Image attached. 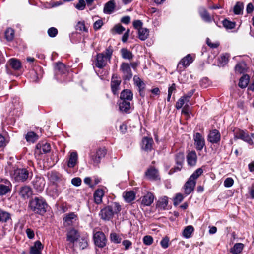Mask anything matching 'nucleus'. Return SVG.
Here are the masks:
<instances>
[{
  "mask_svg": "<svg viewBox=\"0 0 254 254\" xmlns=\"http://www.w3.org/2000/svg\"><path fill=\"white\" fill-rule=\"evenodd\" d=\"M47 204L42 197H36L29 203V207L34 213L42 215L46 211Z\"/></svg>",
  "mask_w": 254,
  "mask_h": 254,
  "instance_id": "f257e3e1",
  "label": "nucleus"
},
{
  "mask_svg": "<svg viewBox=\"0 0 254 254\" xmlns=\"http://www.w3.org/2000/svg\"><path fill=\"white\" fill-rule=\"evenodd\" d=\"M11 176L15 181L24 182L29 178V172L25 168H17L11 172Z\"/></svg>",
  "mask_w": 254,
  "mask_h": 254,
  "instance_id": "f03ea898",
  "label": "nucleus"
},
{
  "mask_svg": "<svg viewBox=\"0 0 254 254\" xmlns=\"http://www.w3.org/2000/svg\"><path fill=\"white\" fill-rule=\"evenodd\" d=\"M252 138V136H250L247 131L238 129L234 132L235 139H241L250 145L253 144Z\"/></svg>",
  "mask_w": 254,
  "mask_h": 254,
  "instance_id": "7ed1b4c3",
  "label": "nucleus"
},
{
  "mask_svg": "<svg viewBox=\"0 0 254 254\" xmlns=\"http://www.w3.org/2000/svg\"><path fill=\"white\" fill-rule=\"evenodd\" d=\"M120 70L123 74V79L129 80L132 77L130 65L128 63L123 62L121 64Z\"/></svg>",
  "mask_w": 254,
  "mask_h": 254,
  "instance_id": "20e7f679",
  "label": "nucleus"
},
{
  "mask_svg": "<svg viewBox=\"0 0 254 254\" xmlns=\"http://www.w3.org/2000/svg\"><path fill=\"white\" fill-rule=\"evenodd\" d=\"M193 61V57L190 54H188L181 59L178 64L177 69L179 71L183 70Z\"/></svg>",
  "mask_w": 254,
  "mask_h": 254,
  "instance_id": "39448f33",
  "label": "nucleus"
},
{
  "mask_svg": "<svg viewBox=\"0 0 254 254\" xmlns=\"http://www.w3.org/2000/svg\"><path fill=\"white\" fill-rule=\"evenodd\" d=\"M12 189V184L7 179H0V195H4L10 192Z\"/></svg>",
  "mask_w": 254,
  "mask_h": 254,
  "instance_id": "423d86ee",
  "label": "nucleus"
},
{
  "mask_svg": "<svg viewBox=\"0 0 254 254\" xmlns=\"http://www.w3.org/2000/svg\"><path fill=\"white\" fill-rule=\"evenodd\" d=\"M94 241L95 244L100 248L105 246L106 244V238L104 234L100 231L96 232L94 234Z\"/></svg>",
  "mask_w": 254,
  "mask_h": 254,
  "instance_id": "0eeeda50",
  "label": "nucleus"
},
{
  "mask_svg": "<svg viewBox=\"0 0 254 254\" xmlns=\"http://www.w3.org/2000/svg\"><path fill=\"white\" fill-rule=\"evenodd\" d=\"M45 180L44 178L36 176L32 181V184L33 188L38 192H41L45 185Z\"/></svg>",
  "mask_w": 254,
  "mask_h": 254,
  "instance_id": "6e6552de",
  "label": "nucleus"
},
{
  "mask_svg": "<svg viewBox=\"0 0 254 254\" xmlns=\"http://www.w3.org/2000/svg\"><path fill=\"white\" fill-rule=\"evenodd\" d=\"M184 160V155L183 153L179 152L175 156V162L176 166L170 170L172 173L179 171L181 170Z\"/></svg>",
  "mask_w": 254,
  "mask_h": 254,
  "instance_id": "1a4fd4ad",
  "label": "nucleus"
},
{
  "mask_svg": "<svg viewBox=\"0 0 254 254\" xmlns=\"http://www.w3.org/2000/svg\"><path fill=\"white\" fill-rule=\"evenodd\" d=\"M99 215L102 219L109 221L114 216L113 210L110 206H108L101 210Z\"/></svg>",
  "mask_w": 254,
  "mask_h": 254,
  "instance_id": "9d476101",
  "label": "nucleus"
},
{
  "mask_svg": "<svg viewBox=\"0 0 254 254\" xmlns=\"http://www.w3.org/2000/svg\"><path fill=\"white\" fill-rule=\"evenodd\" d=\"M106 154V151L105 149L99 148L95 153L91 155V158L94 164H98L100 162L101 159L104 157Z\"/></svg>",
  "mask_w": 254,
  "mask_h": 254,
  "instance_id": "9b49d317",
  "label": "nucleus"
},
{
  "mask_svg": "<svg viewBox=\"0 0 254 254\" xmlns=\"http://www.w3.org/2000/svg\"><path fill=\"white\" fill-rule=\"evenodd\" d=\"M194 145L197 150L201 151L205 146L204 137L199 133H196L194 135Z\"/></svg>",
  "mask_w": 254,
  "mask_h": 254,
  "instance_id": "f8f14e48",
  "label": "nucleus"
},
{
  "mask_svg": "<svg viewBox=\"0 0 254 254\" xmlns=\"http://www.w3.org/2000/svg\"><path fill=\"white\" fill-rule=\"evenodd\" d=\"M121 83V79L118 77V76L114 74L112 75L111 81V87L112 91L114 94H117L120 89V85Z\"/></svg>",
  "mask_w": 254,
  "mask_h": 254,
  "instance_id": "ddd939ff",
  "label": "nucleus"
},
{
  "mask_svg": "<svg viewBox=\"0 0 254 254\" xmlns=\"http://www.w3.org/2000/svg\"><path fill=\"white\" fill-rule=\"evenodd\" d=\"M80 237V234L75 229H71L67 231L66 234L67 241L71 243L76 242Z\"/></svg>",
  "mask_w": 254,
  "mask_h": 254,
  "instance_id": "4468645a",
  "label": "nucleus"
},
{
  "mask_svg": "<svg viewBox=\"0 0 254 254\" xmlns=\"http://www.w3.org/2000/svg\"><path fill=\"white\" fill-rule=\"evenodd\" d=\"M220 138L221 135L219 131L214 129L209 132L207 140L209 142L214 144L218 143L220 140Z\"/></svg>",
  "mask_w": 254,
  "mask_h": 254,
  "instance_id": "2eb2a0df",
  "label": "nucleus"
},
{
  "mask_svg": "<svg viewBox=\"0 0 254 254\" xmlns=\"http://www.w3.org/2000/svg\"><path fill=\"white\" fill-rule=\"evenodd\" d=\"M107 58L103 53L98 54L96 56L95 65L99 68H102L107 64Z\"/></svg>",
  "mask_w": 254,
  "mask_h": 254,
  "instance_id": "dca6fc26",
  "label": "nucleus"
},
{
  "mask_svg": "<svg viewBox=\"0 0 254 254\" xmlns=\"http://www.w3.org/2000/svg\"><path fill=\"white\" fill-rule=\"evenodd\" d=\"M196 185V181H193L190 178H189L188 180L184 185V191L186 194H190L193 190Z\"/></svg>",
  "mask_w": 254,
  "mask_h": 254,
  "instance_id": "f3484780",
  "label": "nucleus"
},
{
  "mask_svg": "<svg viewBox=\"0 0 254 254\" xmlns=\"http://www.w3.org/2000/svg\"><path fill=\"white\" fill-rule=\"evenodd\" d=\"M51 150V146L49 143H38L36 145V149L35 153H39L40 154L47 153Z\"/></svg>",
  "mask_w": 254,
  "mask_h": 254,
  "instance_id": "a211bd4d",
  "label": "nucleus"
},
{
  "mask_svg": "<svg viewBox=\"0 0 254 254\" xmlns=\"http://www.w3.org/2000/svg\"><path fill=\"white\" fill-rule=\"evenodd\" d=\"M77 220V216L73 212L66 214L63 220L66 225L70 226L73 224Z\"/></svg>",
  "mask_w": 254,
  "mask_h": 254,
  "instance_id": "6ab92c4d",
  "label": "nucleus"
},
{
  "mask_svg": "<svg viewBox=\"0 0 254 254\" xmlns=\"http://www.w3.org/2000/svg\"><path fill=\"white\" fill-rule=\"evenodd\" d=\"M153 140L152 138L144 137L142 141V148L145 151H150L152 148Z\"/></svg>",
  "mask_w": 254,
  "mask_h": 254,
  "instance_id": "aec40b11",
  "label": "nucleus"
},
{
  "mask_svg": "<svg viewBox=\"0 0 254 254\" xmlns=\"http://www.w3.org/2000/svg\"><path fill=\"white\" fill-rule=\"evenodd\" d=\"M197 160L196 153L195 151L189 152L187 156V161L188 164L191 166H194L196 165Z\"/></svg>",
  "mask_w": 254,
  "mask_h": 254,
  "instance_id": "412c9836",
  "label": "nucleus"
},
{
  "mask_svg": "<svg viewBox=\"0 0 254 254\" xmlns=\"http://www.w3.org/2000/svg\"><path fill=\"white\" fill-rule=\"evenodd\" d=\"M146 177L152 180H155L159 179V174L157 170L153 167L148 169L145 173Z\"/></svg>",
  "mask_w": 254,
  "mask_h": 254,
  "instance_id": "4be33fe9",
  "label": "nucleus"
},
{
  "mask_svg": "<svg viewBox=\"0 0 254 254\" xmlns=\"http://www.w3.org/2000/svg\"><path fill=\"white\" fill-rule=\"evenodd\" d=\"M130 100H120L119 103V109L122 112L127 113L130 109Z\"/></svg>",
  "mask_w": 254,
  "mask_h": 254,
  "instance_id": "5701e85b",
  "label": "nucleus"
},
{
  "mask_svg": "<svg viewBox=\"0 0 254 254\" xmlns=\"http://www.w3.org/2000/svg\"><path fill=\"white\" fill-rule=\"evenodd\" d=\"M43 246L39 241L35 242L34 245L30 248V254H41Z\"/></svg>",
  "mask_w": 254,
  "mask_h": 254,
  "instance_id": "b1692460",
  "label": "nucleus"
},
{
  "mask_svg": "<svg viewBox=\"0 0 254 254\" xmlns=\"http://www.w3.org/2000/svg\"><path fill=\"white\" fill-rule=\"evenodd\" d=\"M115 8V1L114 0H111L105 4L103 11L105 14H110L114 11Z\"/></svg>",
  "mask_w": 254,
  "mask_h": 254,
  "instance_id": "393cba45",
  "label": "nucleus"
},
{
  "mask_svg": "<svg viewBox=\"0 0 254 254\" xmlns=\"http://www.w3.org/2000/svg\"><path fill=\"white\" fill-rule=\"evenodd\" d=\"M104 195V192L102 189H97L94 193V202L97 204L102 202V198Z\"/></svg>",
  "mask_w": 254,
  "mask_h": 254,
  "instance_id": "a878e982",
  "label": "nucleus"
},
{
  "mask_svg": "<svg viewBox=\"0 0 254 254\" xmlns=\"http://www.w3.org/2000/svg\"><path fill=\"white\" fill-rule=\"evenodd\" d=\"M32 193L30 187L24 186L22 187L20 190L19 194L23 198L29 197Z\"/></svg>",
  "mask_w": 254,
  "mask_h": 254,
  "instance_id": "bb28decb",
  "label": "nucleus"
},
{
  "mask_svg": "<svg viewBox=\"0 0 254 254\" xmlns=\"http://www.w3.org/2000/svg\"><path fill=\"white\" fill-rule=\"evenodd\" d=\"M11 220V214L8 211L0 209V222H8Z\"/></svg>",
  "mask_w": 254,
  "mask_h": 254,
  "instance_id": "cd10ccee",
  "label": "nucleus"
},
{
  "mask_svg": "<svg viewBox=\"0 0 254 254\" xmlns=\"http://www.w3.org/2000/svg\"><path fill=\"white\" fill-rule=\"evenodd\" d=\"M78 155L76 152H72L70 153L67 165L70 168L74 167L77 161Z\"/></svg>",
  "mask_w": 254,
  "mask_h": 254,
  "instance_id": "c85d7f7f",
  "label": "nucleus"
},
{
  "mask_svg": "<svg viewBox=\"0 0 254 254\" xmlns=\"http://www.w3.org/2000/svg\"><path fill=\"white\" fill-rule=\"evenodd\" d=\"M154 200V196L151 193H147L142 199V203L146 206L150 205Z\"/></svg>",
  "mask_w": 254,
  "mask_h": 254,
  "instance_id": "c756f323",
  "label": "nucleus"
},
{
  "mask_svg": "<svg viewBox=\"0 0 254 254\" xmlns=\"http://www.w3.org/2000/svg\"><path fill=\"white\" fill-rule=\"evenodd\" d=\"M133 94L130 90H124L121 93L120 100H131Z\"/></svg>",
  "mask_w": 254,
  "mask_h": 254,
  "instance_id": "7c9ffc66",
  "label": "nucleus"
},
{
  "mask_svg": "<svg viewBox=\"0 0 254 254\" xmlns=\"http://www.w3.org/2000/svg\"><path fill=\"white\" fill-rule=\"evenodd\" d=\"M48 194L53 198H56L59 194V192L56 187L54 185L48 187L47 190Z\"/></svg>",
  "mask_w": 254,
  "mask_h": 254,
  "instance_id": "2f4dec72",
  "label": "nucleus"
},
{
  "mask_svg": "<svg viewBox=\"0 0 254 254\" xmlns=\"http://www.w3.org/2000/svg\"><path fill=\"white\" fill-rule=\"evenodd\" d=\"M244 246L242 243H236L230 251L233 254H239L242 251Z\"/></svg>",
  "mask_w": 254,
  "mask_h": 254,
  "instance_id": "473e14b6",
  "label": "nucleus"
},
{
  "mask_svg": "<svg viewBox=\"0 0 254 254\" xmlns=\"http://www.w3.org/2000/svg\"><path fill=\"white\" fill-rule=\"evenodd\" d=\"M9 63L11 67L14 70H19L21 67L20 61L15 58L10 59Z\"/></svg>",
  "mask_w": 254,
  "mask_h": 254,
  "instance_id": "72a5a7b5",
  "label": "nucleus"
},
{
  "mask_svg": "<svg viewBox=\"0 0 254 254\" xmlns=\"http://www.w3.org/2000/svg\"><path fill=\"white\" fill-rule=\"evenodd\" d=\"M138 37L142 41L146 39L149 35V30L147 28H141L138 30Z\"/></svg>",
  "mask_w": 254,
  "mask_h": 254,
  "instance_id": "f704fd0d",
  "label": "nucleus"
},
{
  "mask_svg": "<svg viewBox=\"0 0 254 254\" xmlns=\"http://www.w3.org/2000/svg\"><path fill=\"white\" fill-rule=\"evenodd\" d=\"M135 194L133 191L125 192L123 194V197L127 202H130L135 199Z\"/></svg>",
  "mask_w": 254,
  "mask_h": 254,
  "instance_id": "c9c22d12",
  "label": "nucleus"
},
{
  "mask_svg": "<svg viewBox=\"0 0 254 254\" xmlns=\"http://www.w3.org/2000/svg\"><path fill=\"white\" fill-rule=\"evenodd\" d=\"M133 81L134 82L135 84L138 87L140 95L141 96H143L141 93V90L144 87V82L137 75H135L134 76Z\"/></svg>",
  "mask_w": 254,
  "mask_h": 254,
  "instance_id": "e433bc0d",
  "label": "nucleus"
},
{
  "mask_svg": "<svg viewBox=\"0 0 254 254\" xmlns=\"http://www.w3.org/2000/svg\"><path fill=\"white\" fill-rule=\"evenodd\" d=\"M249 82V76L248 75H244L239 80V86L241 88L246 87Z\"/></svg>",
  "mask_w": 254,
  "mask_h": 254,
  "instance_id": "4c0bfd02",
  "label": "nucleus"
},
{
  "mask_svg": "<svg viewBox=\"0 0 254 254\" xmlns=\"http://www.w3.org/2000/svg\"><path fill=\"white\" fill-rule=\"evenodd\" d=\"M194 231L193 227L189 225L185 227L184 229L182 235L185 238H189L191 237V234Z\"/></svg>",
  "mask_w": 254,
  "mask_h": 254,
  "instance_id": "58836bf2",
  "label": "nucleus"
},
{
  "mask_svg": "<svg viewBox=\"0 0 254 254\" xmlns=\"http://www.w3.org/2000/svg\"><path fill=\"white\" fill-rule=\"evenodd\" d=\"M168 198L164 196L159 199L157 203V206L161 209H165L168 204Z\"/></svg>",
  "mask_w": 254,
  "mask_h": 254,
  "instance_id": "ea45409f",
  "label": "nucleus"
},
{
  "mask_svg": "<svg viewBox=\"0 0 254 254\" xmlns=\"http://www.w3.org/2000/svg\"><path fill=\"white\" fill-rule=\"evenodd\" d=\"M121 52L123 58L125 59L130 60L132 58L133 55L132 53L127 49L123 48L121 50Z\"/></svg>",
  "mask_w": 254,
  "mask_h": 254,
  "instance_id": "a19ab883",
  "label": "nucleus"
},
{
  "mask_svg": "<svg viewBox=\"0 0 254 254\" xmlns=\"http://www.w3.org/2000/svg\"><path fill=\"white\" fill-rule=\"evenodd\" d=\"M26 139L28 142L33 143L38 139V136L34 132H29L26 135Z\"/></svg>",
  "mask_w": 254,
  "mask_h": 254,
  "instance_id": "79ce46f5",
  "label": "nucleus"
},
{
  "mask_svg": "<svg viewBox=\"0 0 254 254\" xmlns=\"http://www.w3.org/2000/svg\"><path fill=\"white\" fill-rule=\"evenodd\" d=\"M5 36L8 41H12L14 37V31L12 28H8L5 32Z\"/></svg>",
  "mask_w": 254,
  "mask_h": 254,
  "instance_id": "37998d69",
  "label": "nucleus"
},
{
  "mask_svg": "<svg viewBox=\"0 0 254 254\" xmlns=\"http://www.w3.org/2000/svg\"><path fill=\"white\" fill-rule=\"evenodd\" d=\"M60 178V175L56 172H51L48 174L49 180L53 183L58 181Z\"/></svg>",
  "mask_w": 254,
  "mask_h": 254,
  "instance_id": "c03bdc74",
  "label": "nucleus"
},
{
  "mask_svg": "<svg viewBox=\"0 0 254 254\" xmlns=\"http://www.w3.org/2000/svg\"><path fill=\"white\" fill-rule=\"evenodd\" d=\"M55 70L58 73L61 74H64L66 71L64 64L61 63L57 64L55 67Z\"/></svg>",
  "mask_w": 254,
  "mask_h": 254,
  "instance_id": "a18cd8bd",
  "label": "nucleus"
},
{
  "mask_svg": "<svg viewBox=\"0 0 254 254\" xmlns=\"http://www.w3.org/2000/svg\"><path fill=\"white\" fill-rule=\"evenodd\" d=\"M203 172L202 168H199L196 170L193 173L190 177V178L193 181H195Z\"/></svg>",
  "mask_w": 254,
  "mask_h": 254,
  "instance_id": "49530a36",
  "label": "nucleus"
},
{
  "mask_svg": "<svg viewBox=\"0 0 254 254\" xmlns=\"http://www.w3.org/2000/svg\"><path fill=\"white\" fill-rule=\"evenodd\" d=\"M246 65L245 63L241 62L238 63L235 66V70L237 72L241 73L245 70Z\"/></svg>",
  "mask_w": 254,
  "mask_h": 254,
  "instance_id": "de8ad7c7",
  "label": "nucleus"
},
{
  "mask_svg": "<svg viewBox=\"0 0 254 254\" xmlns=\"http://www.w3.org/2000/svg\"><path fill=\"white\" fill-rule=\"evenodd\" d=\"M201 17L206 22H210L211 21V18L208 12L205 10H203L200 12Z\"/></svg>",
  "mask_w": 254,
  "mask_h": 254,
  "instance_id": "09e8293b",
  "label": "nucleus"
},
{
  "mask_svg": "<svg viewBox=\"0 0 254 254\" xmlns=\"http://www.w3.org/2000/svg\"><path fill=\"white\" fill-rule=\"evenodd\" d=\"M244 7L243 3L238 2L234 7V12L236 14H240Z\"/></svg>",
  "mask_w": 254,
  "mask_h": 254,
  "instance_id": "8fccbe9b",
  "label": "nucleus"
},
{
  "mask_svg": "<svg viewBox=\"0 0 254 254\" xmlns=\"http://www.w3.org/2000/svg\"><path fill=\"white\" fill-rule=\"evenodd\" d=\"M223 25L227 29H233L235 27V23L231 22L227 19H225L223 21Z\"/></svg>",
  "mask_w": 254,
  "mask_h": 254,
  "instance_id": "3c124183",
  "label": "nucleus"
},
{
  "mask_svg": "<svg viewBox=\"0 0 254 254\" xmlns=\"http://www.w3.org/2000/svg\"><path fill=\"white\" fill-rule=\"evenodd\" d=\"M170 239L167 236L163 237L160 242L161 247L164 249H166L169 247V242Z\"/></svg>",
  "mask_w": 254,
  "mask_h": 254,
  "instance_id": "603ef678",
  "label": "nucleus"
},
{
  "mask_svg": "<svg viewBox=\"0 0 254 254\" xmlns=\"http://www.w3.org/2000/svg\"><path fill=\"white\" fill-rule=\"evenodd\" d=\"M113 210V214L119 213L121 210V206L118 202H114L110 206Z\"/></svg>",
  "mask_w": 254,
  "mask_h": 254,
  "instance_id": "864d4df0",
  "label": "nucleus"
},
{
  "mask_svg": "<svg viewBox=\"0 0 254 254\" xmlns=\"http://www.w3.org/2000/svg\"><path fill=\"white\" fill-rule=\"evenodd\" d=\"M110 238L111 241L115 243H120L121 241V238L115 233H111Z\"/></svg>",
  "mask_w": 254,
  "mask_h": 254,
  "instance_id": "5fc2aeb1",
  "label": "nucleus"
},
{
  "mask_svg": "<svg viewBox=\"0 0 254 254\" xmlns=\"http://www.w3.org/2000/svg\"><path fill=\"white\" fill-rule=\"evenodd\" d=\"M153 239L152 236L146 235L143 237V242L146 245H150L152 244Z\"/></svg>",
  "mask_w": 254,
  "mask_h": 254,
  "instance_id": "6e6d98bb",
  "label": "nucleus"
},
{
  "mask_svg": "<svg viewBox=\"0 0 254 254\" xmlns=\"http://www.w3.org/2000/svg\"><path fill=\"white\" fill-rule=\"evenodd\" d=\"M184 198L183 195L181 193H178L176 194V197L174 199V204L175 205H178L182 202Z\"/></svg>",
  "mask_w": 254,
  "mask_h": 254,
  "instance_id": "4d7b16f0",
  "label": "nucleus"
},
{
  "mask_svg": "<svg viewBox=\"0 0 254 254\" xmlns=\"http://www.w3.org/2000/svg\"><path fill=\"white\" fill-rule=\"evenodd\" d=\"M76 30L80 32L87 31V29L86 28L85 26L84 23L82 22H78L76 26Z\"/></svg>",
  "mask_w": 254,
  "mask_h": 254,
  "instance_id": "13d9d810",
  "label": "nucleus"
},
{
  "mask_svg": "<svg viewBox=\"0 0 254 254\" xmlns=\"http://www.w3.org/2000/svg\"><path fill=\"white\" fill-rule=\"evenodd\" d=\"M85 2L84 0H79L78 3L75 5L76 9L79 10H82L85 7Z\"/></svg>",
  "mask_w": 254,
  "mask_h": 254,
  "instance_id": "bf43d9fd",
  "label": "nucleus"
},
{
  "mask_svg": "<svg viewBox=\"0 0 254 254\" xmlns=\"http://www.w3.org/2000/svg\"><path fill=\"white\" fill-rule=\"evenodd\" d=\"M48 34L50 37H54L58 34V30L55 27H51L48 29Z\"/></svg>",
  "mask_w": 254,
  "mask_h": 254,
  "instance_id": "052dcab7",
  "label": "nucleus"
},
{
  "mask_svg": "<svg viewBox=\"0 0 254 254\" xmlns=\"http://www.w3.org/2000/svg\"><path fill=\"white\" fill-rule=\"evenodd\" d=\"M113 31H115V32L118 34H121L123 31L125 30V28L123 27L120 24L116 25L113 29Z\"/></svg>",
  "mask_w": 254,
  "mask_h": 254,
  "instance_id": "680f3d73",
  "label": "nucleus"
},
{
  "mask_svg": "<svg viewBox=\"0 0 254 254\" xmlns=\"http://www.w3.org/2000/svg\"><path fill=\"white\" fill-rule=\"evenodd\" d=\"M234 184V180L231 178H227L224 182V186L227 188L231 187Z\"/></svg>",
  "mask_w": 254,
  "mask_h": 254,
  "instance_id": "e2e57ef3",
  "label": "nucleus"
},
{
  "mask_svg": "<svg viewBox=\"0 0 254 254\" xmlns=\"http://www.w3.org/2000/svg\"><path fill=\"white\" fill-rule=\"evenodd\" d=\"M206 43L208 46L212 48H217L219 45V43L217 42L215 43H212L211 40L209 38H207L206 40Z\"/></svg>",
  "mask_w": 254,
  "mask_h": 254,
  "instance_id": "0e129e2a",
  "label": "nucleus"
},
{
  "mask_svg": "<svg viewBox=\"0 0 254 254\" xmlns=\"http://www.w3.org/2000/svg\"><path fill=\"white\" fill-rule=\"evenodd\" d=\"M79 246L82 249L86 248L88 246V241L85 239H81L79 242Z\"/></svg>",
  "mask_w": 254,
  "mask_h": 254,
  "instance_id": "69168bd1",
  "label": "nucleus"
},
{
  "mask_svg": "<svg viewBox=\"0 0 254 254\" xmlns=\"http://www.w3.org/2000/svg\"><path fill=\"white\" fill-rule=\"evenodd\" d=\"M72 184L75 186H79L81 184V179L80 178H74L71 180Z\"/></svg>",
  "mask_w": 254,
  "mask_h": 254,
  "instance_id": "338daca9",
  "label": "nucleus"
},
{
  "mask_svg": "<svg viewBox=\"0 0 254 254\" xmlns=\"http://www.w3.org/2000/svg\"><path fill=\"white\" fill-rule=\"evenodd\" d=\"M122 244L125 247L126 250H128L132 245V243L128 240H125L122 242Z\"/></svg>",
  "mask_w": 254,
  "mask_h": 254,
  "instance_id": "774afa93",
  "label": "nucleus"
}]
</instances>
